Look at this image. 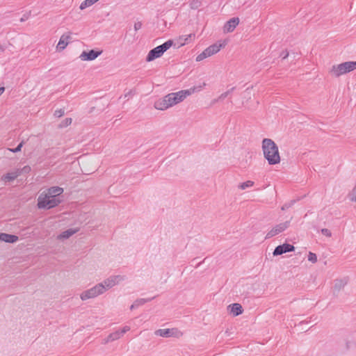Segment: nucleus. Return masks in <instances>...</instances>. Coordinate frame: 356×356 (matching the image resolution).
<instances>
[{"mask_svg": "<svg viewBox=\"0 0 356 356\" xmlns=\"http://www.w3.org/2000/svg\"><path fill=\"white\" fill-rule=\"evenodd\" d=\"M263 155L269 165H277L281 161L278 146L270 138H264L261 142Z\"/></svg>", "mask_w": 356, "mask_h": 356, "instance_id": "obj_1", "label": "nucleus"}, {"mask_svg": "<svg viewBox=\"0 0 356 356\" xmlns=\"http://www.w3.org/2000/svg\"><path fill=\"white\" fill-rule=\"evenodd\" d=\"M206 83H204L202 86L193 87L188 90H182L177 92H172L166 95L168 103L170 107L178 104L183 102L187 97L192 95L196 90H201L202 87L205 86Z\"/></svg>", "mask_w": 356, "mask_h": 356, "instance_id": "obj_2", "label": "nucleus"}, {"mask_svg": "<svg viewBox=\"0 0 356 356\" xmlns=\"http://www.w3.org/2000/svg\"><path fill=\"white\" fill-rule=\"evenodd\" d=\"M356 70V61H346L333 65L329 70V74L334 77H339Z\"/></svg>", "mask_w": 356, "mask_h": 356, "instance_id": "obj_3", "label": "nucleus"}, {"mask_svg": "<svg viewBox=\"0 0 356 356\" xmlns=\"http://www.w3.org/2000/svg\"><path fill=\"white\" fill-rule=\"evenodd\" d=\"M61 197H55L46 192H42L38 198V207L39 209H50L58 206L62 202Z\"/></svg>", "mask_w": 356, "mask_h": 356, "instance_id": "obj_4", "label": "nucleus"}, {"mask_svg": "<svg viewBox=\"0 0 356 356\" xmlns=\"http://www.w3.org/2000/svg\"><path fill=\"white\" fill-rule=\"evenodd\" d=\"M173 42L172 40H168L167 42H164L163 44L159 45L153 49L150 50L148 53L146 60L147 62L152 61L155 60L156 58H160L165 51H166L168 49H170Z\"/></svg>", "mask_w": 356, "mask_h": 356, "instance_id": "obj_5", "label": "nucleus"}, {"mask_svg": "<svg viewBox=\"0 0 356 356\" xmlns=\"http://www.w3.org/2000/svg\"><path fill=\"white\" fill-rule=\"evenodd\" d=\"M31 168L30 165H17L9 171L4 177V178H18L25 177L30 175Z\"/></svg>", "mask_w": 356, "mask_h": 356, "instance_id": "obj_6", "label": "nucleus"}, {"mask_svg": "<svg viewBox=\"0 0 356 356\" xmlns=\"http://www.w3.org/2000/svg\"><path fill=\"white\" fill-rule=\"evenodd\" d=\"M105 292V288L102 284H97L95 286L83 291L80 295V298L82 300H87L90 298H94L98 296L103 294Z\"/></svg>", "mask_w": 356, "mask_h": 356, "instance_id": "obj_7", "label": "nucleus"}, {"mask_svg": "<svg viewBox=\"0 0 356 356\" xmlns=\"http://www.w3.org/2000/svg\"><path fill=\"white\" fill-rule=\"evenodd\" d=\"M225 45V44L220 43H215L210 45L196 57V61L200 62L204 59L217 54Z\"/></svg>", "mask_w": 356, "mask_h": 356, "instance_id": "obj_8", "label": "nucleus"}, {"mask_svg": "<svg viewBox=\"0 0 356 356\" xmlns=\"http://www.w3.org/2000/svg\"><path fill=\"white\" fill-rule=\"evenodd\" d=\"M290 226V221L287 220L275 225L266 234V238H270L285 231Z\"/></svg>", "mask_w": 356, "mask_h": 356, "instance_id": "obj_9", "label": "nucleus"}, {"mask_svg": "<svg viewBox=\"0 0 356 356\" xmlns=\"http://www.w3.org/2000/svg\"><path fill=\"white\" fill-rule=\"evenodd\" d=\"M155 334L162 337H179L182 336V332L176 328L172 329H159L155 331Z\"/></svg>", "mask_w": 356, "mask_h": 356, "instance_id": "obj_10", "label": "nucleus"}, {"mask_svg": "<svg viewBox=\"0 0 356 356\" xmlns=\"http://www.w3.org/2000/svg\"><path fill=\"white\" fill-rule=\"evenodd\" d=\"M122 280H124L123 276L115 275V276H112V277L107 278L103 282L99 283V284L103 285V286L105 288V291H106L108 289L113 287L116 284H119Z\"/></svg>", "mask_w": 356, "mask_h": 356, "instance_id": "obj_11", "label": "nucleus"}, {"mask_svg": "<svg viewBox=\"0 0 356 356\" xmlns=\"http://www.w3.org/2000/svg\"><path fill=\"white\" fill-rule=\"evenodd\" d=\"M102 53V51H95L92 49L89 51H83L79 56V58L83 61H91L96 59Z\"/></svg>", "mask_w": 356, "mask_h": 356, "instance_id": "obj_12", "label": "nucleus"}, {"mask_svg": "<svg viewBox=\"0 0 356 356\" xmlns=\"http://www.w3.org/2000/svg\"><path fill=\"white\" fill-rule=\"evenodd\" d=\"M348 284V279L344 277L342 279H337L334 282V286L332 288L333 295L337 296L339 292L343 289L346 285Z\"/></svg>", "mask_w": 356, "mask_h": 356, "instance_id": "obj_13", "label": "nucleus"}, {"mask_svg": "<svg viewBox=\"0 0 356 356\" xmlns=\"http://www.w3.org/2000/svg\"><path fill=\"white\" fill-rule=\"evenodd\" d=\"M295 250V247L289 243H284L282 245H278L274 250L273 254V256L281 255L284 253L292 252Z\"/></svg>", "mask_w": 356, "mask_h": 356, "instance_id": "obj_14", "label": "nucleus"}, {"mask_svg": "<svg viewBox=\"0 0 356 356\" xmlns=\"http://www.w3.org/2000/svg\"><path fill=\"white\" fill-rule=\"evenodd\" d=\"M239 22L240 20L238 17L231 18L223 26V32L225 33L233 32L235 28L239 24Z\"/></svg>", "mask_w": 356, "mask_h": 356, "instance_id": "obj_15", "label": "nucleus"}, {"mask_svg": "<svg viewBox=\"0 0 356 356\" xmlns=\"http://www.w3.org/2000/svg\"><path fill=\"white\" fill-rule=\"evenodd\" d=\"M71 35L72 33L68 32L67 33L63 34L60 36L58 43L56 46V48L58 51H62L66 48L72 39Z\"/></svg>", "mask_w": 356, "mask_h": 356, "instance_id": "obj_16", "label": "nucleus"}, {"mask_svg": "<svg viewBox=\"0 0 356 356\" xmlns=\"http://www.w3.org/2000/svg\"><path fill=\"white\" fill-rule=\"evenodd\" d=\"M227 312L233 316H237L243 312L242 306L238 303H233L227 306Z\"/></svg>", "mask_w": 356, "mask_h": 356, "instance_id": "obj_17", "label": "nucleus"}, {"mask_svg": "<svg viewBox=\"0 0 356 356\" xmlns=\"http://www.w3.org/2000/svg\"><path fill=\"white\" fill-rule=\"evenodd\" d=\"M154 108L157 110L164 111L170 108L166 95L154 103Z\"/></svg>", "mask_w": 356, "mask_h": 356, "instance_id": "obj_18", "label": "nucleus"}, {"mask_svg": "<svg viewBox=\"0 0 356 356\" xmlns=\"http://www.w3.org/2000/svg\"><path fill=\"white\" fill-rule=\"evenodd\" d=\"M19 238L16 235L9 234L6 233H0V241L9 243H14L18 241Z\"/></svg>", "mask_w": 356, "mask_h": 356, "instance_id": "obj_19", "label": "nucleus"}, {"mask_svg": "<svg viewBox=\"0 0 356 356\" xmlns=\"http://www.w3.org/2000/svg\"><path fill=\"white\" fill-rule=\"evenodd\" d=\"M44 192L50 195H55V197H61V194L63 193V188L59 186H53L48 188Z\"/></svg>", "mask_w": 356, "mask_h": 356, "instance_id": "obj_20", "label": "nucleus"}, {"mask_svg": "<svg viewBox=\"0 0 356 356\" xmlns=\"http://www.w3.org/2000/svg\"><path fill=\"white\" fill-rule=\"evenodd\" d=\"M79 231V229H69L63 232L60 234L58 236V239L59 240H65L69 238L73 234H76Z\"/></svg>", "mask_w": 356, "mask_h": 356, "instance_id": "obj_21", "label": "nucleus"}, {"mask_svg": "<svg viewBox=\"0 0 356 356\" xmlns=\"http://www.w3.org/2000/svg\"><path fill=\"white\" fill-rule=\"evenodd\" d=\"M122 337L120 331H116L113 333H111L105 339L104 343H109L111 341H113L119 339Z\"/></svg>", "mask_w": 356, "mask_h": 356, "instance_id": "obj_22", "label": "nucleus"}, {"mask_svg": "<svg viewBox=\"0 0 356 356\" xmlns=\"http://www.w3.org/2000/svg\"><path fill=\"white\" fill-rule=\"evenodd\" d=\"M234 90V88H232L231 89L228 90L227 91L222 93L217 99H215L212 101L213 104L216 103L218 101L223 100L225 99L233 90Z\"/></svg>", "mask_w": 356, "mask_h": 356, "instance_id": "obj_23", "label": "nucleus"}, {"mask_svg": "<svg viewBox=\"0 0 356 356\" xmlns=\"http://www.w3.org/2000/svg\"><path fill=\"white\" fill-rule=\"evenodd\" d=\"M254 184V182L251 180H248L245 182H243L238 185V188L241 190H245L248 188L252 187Z\"/></svg>", "mask_w": 356, "mask_h": 356, "instance_id": "obj_24", "label": "nucleus"}, {"mask_svg": "<svg viewBox=\"0 0 356 356\" xmlns=\"http://www.w3.org/2000/svg\"><path fill=\"white\" fill-rule=\"evenodd\" d=\"M348 197L351 202H356V183L351 192L348 193Z\"/></svg>", "mask_w": 356, "mask_h": 356, "instance_id": "obj_25", "label": "nucleus"}, {"mask_svg": "<svg viewBox=\"0 0 356 356\" xmlns=\"http://www.w3.org/2000/svg\"><path fill=\"white\" fill-rule=\"evenodd\" d=\"M95 2L93 0H85L83 1L80 5V9L83 10L86 8L87 7H89L94 4Z\"/></svg>", "mask_w": 356, "mask_h": 356, "instance_id": "obj_26", "label": "nucleus"}, {"mask_svg": "<svg viewBox=\"0 0 356 356\" xmlns=\"http://www.w3.org/2000/svg\"><path fill=\"white\" fill-rule=\"evenodd\" d=\"M189 5L191 9L195 10L201 6V1L200 0H191Z\"/></svg>", "mask_w": 356, "mask_h": 356, "instance_id": "obj_27", "label": "nucleus"}, {"mask_svg": "<svg viewBox=\"0 0 356 356\" xmlns=\"http://www.w3.org/2000/svg\"><path fill=\"white\" fill-rule=\"evenodd\" d=\"M308 260L312 262L313 264L316 263L317 261L316 254L312 252H309L308 254Z\"/></svg>", "mask_w": 356, "mask_h": 356, "instance_id": "obj_28", "label": "nucleus"}, {"mask_svg": "<svg viewBox=\"0 0 356 356\" xmlns=\"http://www.w3.org/2000/svg\"><path fill=\"white\" fill-rule=\"evenodd\" d=\"M72 122V118H65L60 124V127H65L71 124Z\"/></svg>", "mask_w": 356, "mask_h": 356, "instance_id": "obj_29", "label": "nucleus"}, {"mask_svg": "<svg viewBox=\"0 0 356 356\" xmlns=\"http://www.w3.org/2000/svg\"><path fill=\"white\" fill-rule=\"evenodd\" d=\"M24 145V141H22L18 145L17 147L14 148V149H11V148H9L8 150L12 152H14V153H16V152H19L21 151L22 149V147H23Z\"/></svg>", "mask_w": 356, "mask_h": 356, "instance_id": "obj_30", "label": "nucleus"}, {"mask_svg": "<svg viewBox=\"0 0 356 356\" xmlns=\"http://www.w3.org/2000/svg\"><path fill=\"white\" fill-rule=\"evenodd\" d=\"M192 36V34H189V35H183L181 37L179 38V40L181 41H183V42H181V45H184L186 41L188 40L189 38H191Z\"/></svg>", "mask_w": 356, "mask_h": 356, "instance_id": "obj_31", "label": "nucleus"}, {"mask_svg": "<svg viewBox=\"0 0 356 356\" xmlns=\"http://www.w3.org/2000/svg\"><path fill=\"white\" fill-rule=\"evenodd\" d=\"M321 233L327 236V237H330L332 236V233L330 232V230H329L327 228H323L321 230Z\"/></svg>", "mask_w": 356, "mask_h": 356, "instance_id": "obj_32", "label": "nucleus"}, {"mask_svg": "<svg viewBox=\"0 0 356 356\" xmlns=\"http://www.w3.org/2000/svg\"><path fill=\"white\" fill-rule=\"evenodd\" d=\"M54 115L55 117L60 118L64 115V111L63 109L56 110Z\"/></svg>", "mask_w": 356, "mask_h": 356, "instance_id": "obj_33", "label": "nucleus"}, {"mask_svg": "<svg viewBox=\"0 0 356 356\" xmlns=\"http://www.w3.org/2000/svg\"><path fill=\"white\" fill-rule=\"evenodd\" d=\"M31 15V11H29L28 13L24 14L23 16L20 18V22H24L26 21Z\"/></svg>", "mask_w": 356, "mask_h": 356, "instance_id": "obj_34", "label": "nucleus"}, {"mask_svg": "<svg viewBox=\"0 0 356 356\" xmlns=\"http://www.w3.org/2000/svg\"><path fill=\"white\" fill-rule=\"evenodd\" d=\"M142 27V23L140 22H135L134 24V30L136 31L140 29Z\"/></svg>", "mask_w": 356, "mask_h": 356, "instance_id": "obj_35", "label": "nucleus"}, {"mask_svg": "<svg viewBox=\"0 0 356 356\" xmlns=\"http://www.w3.org/2000/svg\"><path fill=\"white\" fill-rule=\"evenodd\" d=\"M130 330V327L129 326H124L120 331V332L121 333V335L122 336L123 334L126 333L127 332H128L129 330Z\"/></svg>", "mask_w": 356, "mask_h": 356, "instance_id": "obj_36", "label": "nucleus"}, {"mask_svg": "<svg viewBox=\"0 0 356 356\" xmlns=\"http://www.w3.org/2000/svg\"><path fill=\"white\" fill-rule=\"evenodd\" d=\"M146 302H147V300H145V299H140V300H137L135 302H136V304L137 305V307H138V306H139L140 305L144 304Z\"/></svg>", "mask_w": 356, "mask_h": 356, "instance_id": "obj_37", "label": "nucleus"}, {"mask_svg": "<svg viewBox=\"0 0 356 356\" xmlns=\"http://www.w3.org/2000/svg\"><path fill=\"white\" fill-rule=\"evenodd\" d=\"M291 204H284L282 207V210H285V209H289L290 207H291Z\"/></svg>", "mask_w": 356, "mask_h": 356, "instance_id": "obj_38", "label": "nucleus"}, {"mask_svg": "<svg viewBox=\"0 0 356 356\" xmlns=\"http://www.w3.org/2000/svg\"><path fill=\"white\" fill-rule=\"evenodd\" d=\"M136 307H137V305L136 304V302H134L130 307L131 309H134Z\"/></svg>", "mask_w": 356, "mask_h": 356, "instance_id": "obj_39", "label": "nucleus"}, {"mask_svg": "<svg viewBox=\"0 0 356 356\" xmlns=\"http://www.w3.org/2000/svg\"><path fill=\"white\" fill-rule=\"evenodd\" d=\"M4 90H5V89H4V88H3V87H1V88H0V95L3 92Z\"/></svg>", "mask_w": 356, "mask_h": 356, "instance_id": "obj_40", "label": "nucleus"}, {"mask_svg": "<svg viewBox=\"0 0 356 356\" xmlns=\"http://www.w3.org/2000/svg\"><path fill=\"white\" fill-rule=\"evenodd\" d=\"M93 1L96 3V2H97V1H98L99 0H93Z\"/></svg>", "mask_w": 356, "mask_h": 356, "instance_id": "obj_41", "label": "nucleus"}, {"mask_svg": "<svg viewBox=\"0 0 356 356\" xmlns=\"http://www.w3.org/2000/svg\"><path fill=\"white\" fill-rule=\"evenodd\" d=\"M93 1L96 3V2H97V1H98L99 0H93Z\"/></svg>", "mask_w": 356, "mask_h": 356, "instance_id": "obj_42", "label": "nucleus"}, {"mask_svg": "<svg viewBox=\"0 0 356 356\" xmlns=\"http://www.w3.org/2000/svg\"><path fill=\"white\" fill-rule=\"evenodd\" d=\"M0 50H2V49L0 47Z\"/></svg>", "mask_w": 356, "mask_h": 356, "instance_id": "obj_43", "label": "nucleus"}]
</instances>
